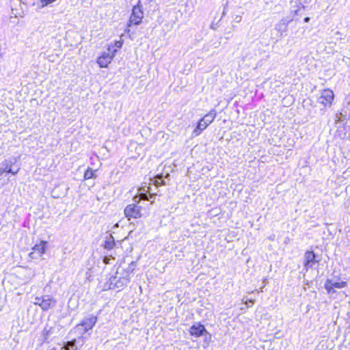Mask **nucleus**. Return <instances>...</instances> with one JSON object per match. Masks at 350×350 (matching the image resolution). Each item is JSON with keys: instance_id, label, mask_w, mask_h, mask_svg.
<instances>
[{"instance_id": "obj_1", "label": "nucleus", "mask_w": 350, "mask_h": 350, "mask_svg": "<svg viewBox=\"0 0 350 350\" xmlns=\"http://www.w3.org/2000/svg\"><path fill=\"white\" fill-rule=\"evenodd\" d=\"M117 50L111 44H108L107 50L97 57L96 63L101 68H107L114 59Z\"/></svg>"}, {"instance_id": "obj_2", "label": "nucleus", "mask_w": 350, "mask_h": 350, "mask_svg": "<svg viewBox=\"0 0 350 350\" xmlns=\"http://www.w3.org/2000/svg\"><path fill=\"white\" fill-rule=\"evenodd\" d=\"M216 117L215 110L210 111L207 114L202 117L198 122L196 128L192 131V137L199 136L202 132L210 125Z\"/></svg>"}, {"instance_id": "obj_3", "label": "nucleus", "mask_w": 350, "mask_h": 350, "mask_svg": "<svg viewBox=\"0 0 350 350\" xmlns=\"http://www.w3.org/2000/svg\"><path fill=\"white\" fill-rule=\"evenodd\" d=\"M9 279L18 284L26 283L31 279L30 271L25 267H16L9 275Z\"/></svg>"}, {"instance_id": "obj_4", "label": "nucleus", "mask_w": 350, "mask_h": 350, "mask_svg": "<svg viewBox=\"0 0 350 350\" xmlns=\"http://www.w3.org/2000/svg\"><path fill=\"white\" fill-rule=\"evenodd\" d=\"M56 304V299L51 295L37 296L33 301V304L40 306L42 311H48L53 308Z\"/></svg>"}, {"instance_id": "obj_5", "label": "nucleus", "mask_w": 350, "mask_h": 350, "mask_svg": "<svg viewBox=\"0 0 350 350\" xmlns=\"http://www.w3.org/2000/svg\"><path fill=\"white\" fill-rule=\"evenodd\" d=\"M123 279L124 278H122L116 273L115 275L111 277L109 280L105 282L100 287L104 291L113 289H122L128 284Z\"/></svg>"}, {"instance_id": "obj_6", "label": "nucleus", "mask_w": 350, "mask_h": 350, "mask_svg": "<svg viewBox=\"0 0 350 350\" xmlns=\"http://www.w3.org/2000/svg\"><path fill=\"white\" fill-rule=\"evenodd\" d=\"M144 18V12L141 5L137 4L133 8L132 13L130 16L128 26L131 25H138L142 23Z\"/></svg>"}, {"instance_id": "obj_7", "label": "nucleus", "mask_w": 350, "mask_h": 350, "mask_svg": "<svg viewBox=\"0 0 350 350\" xmlns=\"http://www.w3.org/2000/svg\"><path fill=\"white\" fill-rule=\"evenodd\" d=\"M97 319L96 317L91 315L83 320L81 323L76 326V330L81 334H83L88 330L91 329L96 324Z\"/></svg>"}, {"instance_id": "obj_8", "label": "nucleus", "mask_w": 350, "mask_h": 350, "mask_svg": "<svg viewBox=\"0 0 350 350\" xmlns=\"http://www.w3.org/2000/svg\"><path fill=\"white\" fill-rule=\"evenodd\" d=\"M136 267L135 262H131L126 267H120L117 269L116 273L119 275L123 280H125V282L129 284L131 280V275L133 273Z\"/></svg>"}, {"instance_id": "obj_9", "label": "nucleus", "mask_w": 350, "mask_h": 350, "mask_svg": "<svg viewBox=\"0 0 350 350\" xmlns=\"http://www.w3.org/2000/svg\"><path fill=\"white\" fill-rule=\"evenodd\" d=\"M334 98V94L332 90L329 89L324 90L321 92L320 96L318 98L317 101L319 104L325 107H330L332 104Z\"/></svg>"}, {"instance_id": "obj_10", "label": "nucleus", "mask_w": 350, "mask_h": 350, "mask_svg": "<svg viewBox=\"0 0 350 350\" xmlns=\"http://www.w3.org/2000/svg\"><path fill=\"white\" fill-rule=\"evenodd\" d=\"M47 242L41 241L39 243L36 244L33 248L32 252L29 254L31 259H39L45 253Z\"/></svg>"}, {"instance_id": "obj_11", "label": "nucleus", "mask_w": 350, "mask_h": 350, "mask_svg": "<svg viewBox=\"0 0 350 350\" xmlns=\"http://www.w3.org/2000/svg\"><path fill=\"white\" fill-rule=\"evenodd\" d=\"M347 286V282L342 280L328 279L325 283V288L328 293H335V288H343Z\"/></svg>"}, {"instance_id": "obj_12", "label": "nucleus", "mask_w": 350, "mask_h": 350, "mask_svg": "<svg viewBox=\"0 0 350 350\" xmlns=\"http://www.w3.org/2000/svg\"><path fill=\"white\" fill-rule=\"evenodd\" d=\"M124 215L129 219L139 218L142 216L141 206L137 204H129L124 209Z\"/></svg>"}, {"instance_id": "obj_13", "label": "nucleus", "mask_w": 350, "mask_h": 350, "mask_svg": "<svg viewBox=\"0 0 350 350\" xmlns=\"http://www.w3.org/2000/svg\"><path fill=\"white\" fill-rule=\"evenodd\" d=\"M190 334L195 337H200L204 334L207 335V339L211 340V334L206 332L204 326L200 323H196L193 325L189 330Z\"/></svg>"}, {"instance_id": "obj_14", "label": "nucleus", "mask_w": 350, "mask_h": 350, "mask_svg": "<svg viewBox=\"0 0 350 350\" xmlns=\"http://www.w3.org/2000/svg\"><path fill=\"white\" fill-rule=\"evenodd\" d=\"M19 171V168L16 169V172H14L12 168V163L10 161H4L1 163L0 166V176L4 173H11L14 175L16 174Z\"/></svg>"}, {"instance_id": "obj_15", "label": "nucleus", "mask_w": 350, "mask_h": 350, "mask_svg": "<svg viewBox=\"0 0 350 350\" xmlns=\"http://www.w3.org/2000/svg\"><path fill=\"white\" fill-rule=\"evenodd\" d=\"M315 263V255L313 252L307 251L304 254V267L306 270L311 268Z\"/></svg>"}, {"instance_id": "obj_16", "label": "nucleus", "mask_w": 350, "mask_h": 350, "mask_svg": "<svg viewBox=\"0 0 350 350\" xmlns=\"http://www.w3.org/2000/svg\"><path fill=\"white\" fill-rule=\"evenodd\" d=\"M149 187H148L147 188L146 187H140L138 189V195L135 196L133 198V200L136 203H138L139 202V200H148L146 193L149 192Z\"/></svg>"}, {"instance_id": "obj_17", "label": "nucleus", "mask_w": 350, "mask_h": 350, "mask_svg": "<svg viewBox=\"0 0 350 350\" xmlns=\"http://www.w3.org/2000/svg\"><path fill=\"white\" fill-rule=\"evenodd\" d=\"M115 245L114 239L111 235H109L106 238L105 242V248L106 249H111Z\"/></svg>"}, {"instance_id": "obj_18", "label": "nucleus", "mask_w": 350, "mask_h": 350, "mask_svg": "<svg viewBox=\"0 0 350 350\" xmlns=\"http://www.w3.org/2000/svg\"><path fill=\"white\" fill-rule=\"evenodd\" d=\"M153 184L159 187L161 185H163L165 184L164 180H163V176H157L155 177V179L153 180Z\"/></svg>"}, {"instance_id": "obj_19", "label": "nucleus", "mask_w": 350, "mask_h": 350, "mask_svg": "<svg viewBox=\"0 0 350 350\" xmlns=\"http://www.w3.org/2000/svg\"><path fill=\"white\" fill-rule=\"evenodd\" d=\"M95 171L91 168H88L84 174V178L85 180L90 179L94 176Z\"/></svg>"}, {"instance_id": "obj_20", "label": "nucleus", "mask_w": 350, "mask_h": 350, "mask_svg": "<svg viewBox=\"0 0 350 350\" xmlns=\"http://www.w3.org/2000/svg\"><path fill=\"white\" fill-rule=\"evenodd\" d=\"M58 57H59V55L56 53V54L47 55V56L46 57V59L51 62H54L57 59Z\"/></svg>"}, {"instance_id": "obj_21", "label": "nucleus", "mask_w": 350, "mask_h": 350, "mask_svg": "<svg viewBox=\"0 0 350 350\" xmlns=\"http://www.w3.org/2000/svg\"><path fill=\"white\" fill-rule=\"evenodd\" d=\"M110 44L113 46V49L118 51V49H120L122 46L123 41L122 40H117L113 44L111 43Z\"/></svg>"}, {"instance_id": "obj_22", "label": "nucleus", "mask_w": 350, "mask_h": 350, "mask_svg": "<svg viewBox=\"0 0 350 350\" xmlns=\"http://www.w3.org/2000/svg\"><path fill=\"white\" fill-rule=\"evenodd\" d=\"M42 7H44L50 3H53L56 0H38Z\"/></svg>"}, {"instance_id": "obj_23", "label": "nucleus", "mask_w": 350, "mask_h": 350, "mask_svg": "<svg viewBox=\"0 0 350 350\" xmlns=\"http://www.w3.org/2000/svg\"><path fill=\"white\" fill-rule=\"evenodd\" d=\"M341 116H342V113H337L336 115V122H339V121H341Z\"/></svg>"}, {"instance_id": "obj_24", "label": "nucleus", "mask_w": 350, "mask_h": 350, "mask_svg": "<svg viewBox=\"0 0 350 350\" xmlns=\"http://www.w3.org/2000/svg\"><path fill=\"white\" fill-rule=\"evenodd\" d=\"M248 303H249V304H251V303H252V304H254V300H253V299H250V300L246 301L245 302V304H247Z\"/></svg>"}, {"instance_id": "obj_25", "label": "nucleus", "mask_w": 350, "mask_h": 350, "mask_svg": "<svg viewBox=\"0 0 350 350\" xmlns=\"http://www.w3.org/2000/svg\"><path fill=\"white\" fill-rule=\"evenodd\" d=\"M299 1H300V3H301L303 1L304 3H308L310 0H299Z\"/></svg>"}, {"instance_id": "obj_26", "label": "nucleus", "mask_w": 350, "mask_h": 350, "mask_svg": "<svg viewBox=\"0 0 350 350\" xmlns=\"http://www.w3.org/2000/svg\"><path fill=\"white\" fill-rule=\"evenodd\" d=\"M104 262H105V263H106V264H109V258H105L104 259Z\"/></svg>"}, {"instance_id": "obj_27", "label": "nucleus", "mask_w": 350, "mask_h": 350, "mask_svg": "<svg viewBox=\"0 0 350 350\" xmlns=\"http://www.w3.org/2000/svg\"><path fill=\"white\" fill-rule=\"evenodd\" d=\"M309 21H310V18H309V17H306V18H304V22H305V23H308Z\"/></svg>"}, {"instance_id": "obj_28", "label": "nucleus", "mask_w": 350, "mask_h": 350, "mask_svg": "<svg viewBox=\"0 0 350 350\" xmlns=\"http://www.w3.org/2000/svg\"><path fill=\"white\" fill-rule=\"evenodd\" d=\"M1 308H2V303H1V301H0V310H1Z\"/></svg>"}, {"instance_id": "obj_29", "label": "nucleus", "mask_w": 350, "mask_h": 350, "mask_svg": "<svg viewBox=\"0 0 350 350\" xmlns=\"http://www.w3.org/2000/svg\"><path fill=\"white\" fill-rule=\"evenodd\" d=\"M262 288H263V287L260 288L259 291L262 292Z\"/></svg>"}]
</instances>
